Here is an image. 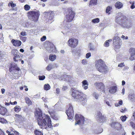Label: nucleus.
<instances>
[{"mask_svg":"<svg viewBox=\"0 0 135 135\" xmlns=\"http://www.w3.org/2000/svg\"><path fill=\"white\" fill-rule=\"evenodd\" d=\"M95 67L97 70L101 73H105L108 71L107 66L102 59H100L96 61Z\"/></svg>","mask_w":135,"mask_h":135,"instance_id":"obj_3","label":"nucleus"},{"mask_svg":"<svg viewBox=\"0 0 135 135\" xmlns=\"http://www.w3.org/2000/svg\"><path fill=\"white\" fill-rule=\"evenodd\" d=\"M49 112L52 118L55 120L58 119V117L55 115V110L51 108L49 110Z\"/></svg>","mask_w":135,"mask_h":135,"instance_id":"obj_14","label":"nucleus"},{"mask_svg":"<svg viewBox=\"0 0 135 135\" xmlns=\"http://www.w3.org/2000/svg\"><path fill=\"white\" fill-rule=\"evenodd\" d=\"M14 111L17 112H19L21 110V108L20 107L18 106H16L14 108Z\"/></svg>","mask_w":135,"mask_h":135,"instance_id":"obj_29","label":"nucleus"},{"mask_svg":"<svg viewBox=\"0 0 135 135\" xmlns=\"http://www.w3.org/2000/svg\"><path fill=\"white\" fill-rule=\"evenodd\" d=\"M93 96L96 99H98V98L99 95L96 92H94L93 94Z\"/></svg>","mask_w":135,"mask_h":135,"instance_id":"obj_41","label":"nucleus"},{"mask_svg":"<svg viewBox=\"0 0 135 135\" xmlns=\"http://www.w3.org/2000/svg\"><path fill=\"white\" fill-rule=\"evenodd\" d=\"M25 99V102L28 105H30L32 104V101L28 97H26Z\"/></svg>","mask_w":135,"mask_h":135,"instance_id":"obj_23","label":"nucleus"},{"mask_svg":"<svg viewBox=\"0 0 135 135\" xmlns=\"http://www.w3.org/2000/svg\"><path fill=\"white\" fill-rule=\"evenodd\" d=\"M115 7L118 9L122 8L123 6V4L120 2H117L115 4Z\"/></svg>","mask_w":135,"mask_h":135,"instance_id":"obj_20","label":"nucleus"},{"mask_svg":"<svg viewBox=\"0 0 135 135\" xmlns=\"http://www.w3.org/2000/svg\"><path fill=\"white\" fill-rule=\"evenodd\" d=\"M113 44L116 49H119L122 45L120 38L117 36H115L113 40Z\"/></svg>","mask_w":135,"mask_h":135,"instance_id":"obj_8","label":"nucleus"},{"mask_svg":"<svg viewBox=\"0 0 135 135\" xmlns=\"http://www.w3.org/2000/svg\"><path fill=\"white\" fill-rule=\"evenodd\" d=\"M70 25H66L65 26V28L66 29H69L70 28Z\"/></svg>","mask_w":135,"mask_h":135,"instance_id":"obj_57","label":"nucleus"},{"mask_svg":"<svg viewBox=\"0 0 135 135\" xmlns=\"http://www.w3.org/2000/svg\"><path fill=\"white\" fill-rule=\"evenodd\" d=\"M132 118V119L134 118V120H135V112L133 113Z\"/></svg>","mask_w":135,"mask_h":135,"instance_id":"obj_64","label":"nucleus"},{"mask_svg":"<svg viewBox=\"0 0 135 135\" xmlns=\"http://www.w3.org/2000/svg\"><path fill=\"white\" fill-rule=\"evenodd\" d=\"M66 113L69 119H72L74 117V110L72 105H70L68 110H66Z\"/></svg>","mask_w":135,"mask_h":135,"instance_id":"obj_10","label":"nucleus"},{"mask_svg":"<svg viewBox=\"0 0 135 135\" xmlns=\"http://www.w3.org/2000/svg\"><path fill=\"white\" fill-rule=\"evenodd\" d=\"M115 122H113L110 125L112 127L114 128L115 127Z\"/></svg>","mask_w":135,"mask_h":135,"instance_id":"obj_56","label":"nucleus"},{"mask_svg":"<svg viewBox=\"0 0 135 135\" xmlns=\"http://www.w3.org/2000/svg\"><path fill=\"white\" fill-rule=\"evenodd\" d=\"M112 9V6H108L106 9V13L108 14V15L112 13L111 10Z\"/></svg>","mask_w":135,"mask_h":135,"instance_id":"obj_21","label":"nucleus"},{"mask_svg":"<svg viewBox=\"0 0 135 135\" xmlns=\"http://www.w3.org/2000/svg\"><path fill=\"white\" fill-rule=\"evenodd\" d=\"M17 77H16L15 78L16 79H18L21 75V72L20 70V71H18V72L17 73Z\"/></svg>","mask_w":135,"mask_h":135,"instance_id":"obj_45","label":"nucleus"},{"mask_svg":"<svg viewBox=\"0 0 135 135\" xmlns=\"http://www.w3.org/2000/svg\"><path fill=\"white\" fill-rule=\"evenodd\" d=\"M75 119L76 122L75 125L77 124L83 126L85 124V120L84 117L80 114H76L75 116Z\"/></svg>","mask_w":135,"mask_h":135,"instance_id":"obj_6","label":"nucleus"},{"mask_svg":"<svg viewBox=\"0 0 135 135\" xmlns=\"http://www.w3.org/2000/svg\"><path fill=\"white\" fill-rule=\"evenodd\" d=\"M34 133L35 135H43L42 132L40 131L38 129H36Z\"/></svg>","mask_w":135,"mask_h":135,"instance_id":"obj_25","label":"nucleus"},{"mask_svg":"<svg viewBox=\"0 0 135 135\" xmlns=\"http://www.w3.org/2000/svg\"><path fill=\"white\" fill-rule=\"evenodd\" d=\"M91 56V53H88L86 54V57L87 59L89 58Z\"/></svg>","mask_w":135,"mask_h":135,"instance_id":"obj_54","label":"nucleus"},{"mask_svg":"<svg viewBox=\"0 0 135 135\" xmlns=\"http://www.w3.org/2000/svg\"><path fill=\"white\" fill-rule=\"evenodd\" d=\"M129 59L131 61H133L135 60V54H131V56L129 57Z\"/></svg>","mask_w":135,"mask_h":135,"instance_id":"obj_38","label":"nucleus"},{"mask_svg":"<svg viewBox=\"0 0 135 135\" xmlns=\"http://www.w3.org/2000/svg\"><path fill=\"white\" fill-rule=\"evenodd\" d=\"M104 46L106 47H108L109 46V43L107 41L105 42Z\"/></svg>","mask_w":135,"mask_h":135,"instance_id":"obj_50","label":"nucleus"},{"mask_svg":"<svg viewBox=\"0 0 135 135\" xmlns=\"http://www.w3.org/2000/svg\"><path fill=\"white\" fill-rule=\"evenodd\" d=\"M35 116L37 119L38 123L41 128L47 129L52 128L53 126L50 117L45 114H42L39 109H37L35 114Z\"/></svg>","mask_w":135,"mask_h":135,"instance_id":"obj_1","label":"nucleus"},{"mask_svg":"<svg viewBox=\"0 0 135 135\" xmlns=\"http://www.w3.org/2000/svg\"><path fill=\"white\" fill-rule=\"evenodd\" d=\"M95 118L97 120L100 122H104L105 121V118L103 115L100 111H97L95 114Z\"/></svg>","mask_w":135,"mask_h":135,"instance_id":"obj_12","label":"nucleus"},{"mask_svg":"<svg viewBox=\"0 0 135 135\" xmlns=\"http://www.w3.org/2000/svg\"><path fill=\"white\" fill-rule=\"evenodd\" d=\"M76 70L77 72H79L81 71V69L79 67H78L76 68Z\"/></svg>","mask_w":135,"mask_h":135,"instance_id":"obj_59","label":"nucleus"},{"mask_svg":"<svg viewBox=\"0 0 135 135\" xmlns=\"http://www.w3.org/2000/svg\"><path fill=\"white\" fill-rule=\"evenodd\" d=\"M106 104L109 107H111V105L109 103V102L107 101L105 102Z\"/></svg>","mask_w":135,"mask_h":135,"instance_id":"obj_61","label":"nucleus"},{"mask_svg":"<svg viewBox=\"0 0 135 135\" xmlns=\"http://www.w3.org/2000/svg\"><path fill=\"white\" fill-rule=\"evenodd\" d=\"M44 87V89L46 90H48L50 88V85L48 84L45 85Z\"/></svg>","mask_w":135,"mask_h":135,"instance_id":"obj_32","label":"nucleus"},{"mask_svg":"<svg viewBox=\"0 0 135 135\" xmlns=\"http://www.w3.org/2000/svg\"><path fill=\"white\" fill-rule=\"evenodd\" d=\"M100 131L98 132V131H95L94 132L95 133L98 134L99 133H100L102 132L103 131V129L102 128H101L100 129Z\"/></svg>","mask_w":135,"mask_h":135,"instance_id":"obj_51","label":"nucleus"},{"mask_svg":"<svg viewBox=\"0 0 135 135\" xmlns=\"http://www.w3.org/2000/svg\"><path fill=\"white\" fill-rule=\"evenodd\" d=\"M129 3L131 4L132 5L131 6V8L132 9H133L135 7V6L134 5V1L133 2H131L130 1L129 2Z\"/></svg>","mask_w":135,"mask_h":135,"instance_id":"obj_39","label":"nucleus"},{"mask_svg":"<svg viewBox=\"0 0 135 135\" xmlns=\"http://www.w3.org/2000/svg\"><path fill=\"white\" fill-rule=\"evenodd\" d=\"M56 56L55 55H50L49 56V59L51 61H54L56 59Z\"/></svg>","mask_w":135,"mask_h":135,"instance_id":"obj_24","label":"nucleus"},{"mask_svg":"<svg viewBox=\"0 0 135 135\" xmlns=\"http://www.w3.org/2000/svg\"><path fill=\"white\" fill-rule=\"evenodd\" d=\"M15 116L16 118L19 121L21 120L22 119V117L20 115L16 114L15 115Z\"/></svg>","mask_w":135,"mask_h":135,"instance_id":"obj_30","label":"nucleus"},{"mask_svg":"<svg viewBox=\"0 0 135 135\" xmlns=\"http://www.w3.org/2000/svg\"><path fill=\"white\" fill-rule=\"evenodd\" d=\"M1 91L2 94H4L5 91V89L3 88L2 89H1Z\"/></svg>","mask_w":135,"mask_h":135,"instance_id":"obj_60","label":"nucleus"},{"mask_svg":"<svg viewBox=\"0 0 135 135\" xmlns=\"http://www.w3.org/2000/svg\"><path fill=\"white\" fill-rule=\"evenodd\" d=\"M9 5H10V6L12 7H15L16 6V4H15L14 3L12 2H10L8 4V6H9Z\"/></svg>","mask_w":135,"mask_h":135,"instance_id":"obj_46","label":"nucleus"},{"mask_svg":"<svg viewBox=\"0 0 135 135\" xmlns=\"http://www.w3.org/2000/svg\"><path fill=\"white\" fill-rule=\"evenodd\" d=\"M4 134V133L0 129V135H3Z\"/></svg>","mask_w":135,"mask_h":135,"instance_id":"obj_63","label":"nucleus"},{"mask_svg":"<svg viewBox=\"0 0 135 135\" xmlns=\"http://www.w3.org/2000/svg\"><path fill=\"white\" fill-rule=\"evenodd\" d=\"M78 42V40L72 38L68 41V43L69 46L72 48H75L77 46Z\"/></svg>","mask_w":135,"mask_h":135,"instance_id":"obj_9","label":"nucleus"},{"mask_svg":"<svg viewBox=\"0 0 135 135\" xmlns=\"http://www.w3.org/2000/svg\"><path fill=\"white\" fill-rule=\"evenodd\" d=\"M20 37L21 40L23 42H25L26 41V39L27 38V37H26L20 36Z\"/></svg>","mask_w":135,"mask_h":135,"instance_id":"obj_40","label":"nucleus"},{"mask_svg":"<svg viewBox=\"0 0 135 135\" xmlns=\"http://www.w3.org/2000/svg\"><path fill=\"white\" fill-rule=\"evenodd\" d=\"M63 77H64V79H65V80H67V79H66V77H67L68 76V77H69V75H68L67 76L66 75H64L63 76Z\"/></svg>","mask_w":135,"mask_h":135,"instance_id":"obj_62","label":"nucleus"},{"mask_svg":"<svg viewBox=\"0 0 135 135\" xmlns=\"http://www.w3.org/2000/svg\"><path fill=\"white\" fill-rule=\"evenodd\" d=\"M126 110V108L125 107H123L120 109V111L122 113H124Z\"/></svg>","mask_w":135,"mask_h":135,"instance_id":"obj_55","label":"nucleus"},{"mask_svg":"<svg viewBox=\"0 0 135 135\" xmlns=\"http://www.w3.org/2000/svg\"><path fill=\"white\" fill-rule=\"evenodd\" d=\"M92 22L94 23H98L99 22V19L98 18H97L92 20Z\"/></svg>","mask_w":135,"mask_h":135,"instance_id":"obj_35","label":"nucleus"},{"mask_svg":"<svg viewBox=\"0 0 135 135\" xmlns=\"http://www.w3.org/2000/svg\"><path fill=\"white\" fill-rule=\"evenodd\" d=\"M127 118V117L125 115L122 116L120 117V118L123 122L125 121Z\"/></svg>","mask_w":135,"mask_h":135,"instance_id":"obj_43","label":"nucleus"},{"mask_svg":"<svg viewBox=\"0 0 135 135\" xmlns=\"http://www.w3.org/2000/svg\"><path fill=\"white\" fill-rule=\"evenodd\" d=\"M0 122L2 123H7V120L4 118H1L0 117Z\"/></svg>","mask_w":135,"mask_h":135,"instance_id":"obj_37","label":"nucleus"},{"mask_svg":"<svg viewBox=\"0 0 135 135\" xmlns=\"http://www.w3.org/2000/svg\"><path fill=\"white\" fill-rule=\"evenodd\" d=\"M44 17L48 19L47 22L51 23L53 21V20L55 14L54 12L52 11L49 12H45L44 13Z\"/></svg>","mask_w":135,"mask_h":135,"instance_id":"obj_7","label":"nucleus"},{"mask_svg":"<svg viewBox=\"0 0 135 135\" xmlns=\"http://www.w3.org/2000/svg\"><path fill=\"white\" fill-rule=\"evenodd\" d=\"M65 15L67 22H71L73 20L75 16V13L71 9L68 8L66 12Z\"/></svg>","mask_w":135,"mask_h":135,"instance_id":"obj_4","label":"nucleus"},{"mask_svg":"<svg viewBox=\"0 0 135 135\" xmlns=\"http://www.w3.org/2000/svg\"><path fill=\"white\" fill-rule=\"evenodd\" d=\"M29 19L35 22H37L40 13L38 11L35 12L31 11L28 12Z\"/></svg>","mask_w":135,"mask_h":135,"instance_id":"obj_5","label":"nucleus"},{"mask_svg":"<svg viewBox=\"0 0 135 135\" xmlns=\"http://www.w3.org/2000/svg\"><path fill=\"white\" fill-rule=\"evenodd\" d=\"M20 34L22 36H26L27 35V33L26 32L23 31L20 33Z\"/></svg>","mask_w":135,"mask_h":135,"instance_id":"obj_49","label":"nucleus"},{"mask_svg":"<svg viewBox=\"0 0 135 135\" xmlns=\"http://www.w3.org/2000/svg\"><path fill=\"white\" fill-rule=\"evenodd\" d=\"M117 87L116 86H112L109 90V92L112 94L115 93L116 91Z\"/></svg>","mask_w":135,"mask_h":135,"instance_id":"obj_18","label":"nucleus"},{"mask_svg":"<svg viewBox=\"0 0 135 135\" xmlns=\"http://www.w3.org/2000/svg\"><path fill=\"white\" fill-rule=\"evenodd\" d=\"M55 48V47L54 46V47H52V48H50V49L49 50V47H47L46 48V50L48 51V52H51V51H54L53 50V48Z\"/></svg>","mask_w":135,"mask_h":135,"instance_id":"obj_48","label":"nucleus"},{"mask_svg":"<svg viewBox=\"0 0 135 135\" xmlns=\"http://www.w3.org/2000/svg\"><path fill=\"white\" fill-rule=\"evenodd\" d=\"M7 112V110L6 108L1 106L0 105V114L4 115Z\"/></svg>","mask_w":135,"mask_h":135,"instance_id":"obj_16","label":"nucleus"},{"mask_svg":"<svg viewBox=\"0 0 135 135\" xmlns=\"http://www.w3.org/2000/svg\"><path fill=\"white\" fill-rule=\"evenodd\" d=\"M81 94L80 95V96L79 97V98H78V99H77L75 100L80 102L84 101V102L85 103L86 102V98L85 97H84L83 96H81Z\"/></svg>","mask_w":135,"mask_h":135,"instance_id":"obj_19","label":"nucleus"},{"mask_svg":"<svg viewBox=\"0 0 135 135\" xmlns=\"http://www.w3.org/2000/svg\"><path fill=\"white\" fill-rule=\"evenodd\" d=\"M97 0H91L89 5H95L97 3Z\"/></svg>","mask_w":135,"mask_h":135,"instance_id":"obj_26","label":"nucleus"},{"mask_svg":"<svg viewBox=\"0 0 135 135\" xmlns=\"http://www.w3.org/2000/svg\"><path fill=\"white\" fill-rule=\"evenodd\" d=\"M70 91L72 93V96L75 100L79 98L81 94L80 92L79 91L75 88H72Z\"/></svg>","mask_w":135,"mask_h":135,"instance_id":"obj_11","label":"nucleus"},{"mask_svg":"<svg viewBox=\"0 0 135 135\" xmlns=\"http://www.w3.org/2000/svg\"><path fill=\"white\" fill-rule=\"evenodd\" d=\"M53 68V65L51 64H50L46 67V69L48 71L51 70Z\"/></svg>","mask_w":135,"mask_h":135,"instance_id":"obj_28","label":"nucleus"},{"mask_svg":"<svg viewBox=\"0 0 135 135\" xmlns=\"http://www.w3.org/2000/svg\"><path fill=\"white\" fill-rule=\"evenodd\" d=\"M30 8V6L28 4H26L24 6V9L26 11H28L29 10Z\"/></svg>","mask_w":135,"mask_h":135,"instance_id":"obj_36","label":"nucleus"},{"mask_svg":"<svg viewBox=\"0 0 135 135\" xmlns=\"http://www.w3.org/2000/svg\"><path fill=\"white\" fill-rule=\"evenodd\" d=\"M88 61L86 59H83L82 60L81 63L83 65H86L88 64Z\"/></svg>","mask_w":135,"mask_h":135,"instance_id":"obj_42","label":"nucleus"},{"mask_svg":"<svg viewBox=\"0 0 135 135\" xmlns=\"http://www.w3.org/2000/svg\"><path fill=\"white\" fill-rule=\"evenodd\" d=\"M115 22L124 28H129L132 26V23L128 20L125 16L120 12L115 17Z\"/></svg>","mask_w":135,"mask_h":135,"instance_id":"obj_2","label":"nucleus"},{"mask_svg":"<svg viewBox=\"0 0 135 135\" xmlns=\"http://www.w3.org/2000/svg\"><path fill=\"white\" fill-rule=\"evenodd\" d=\"M20 69L18 68H16V70L15 71V73L13 75V76L14 77L13 78L14 79H15V78L16 77H17V73L18 72V71H20Z\"/></svg>","mask_w":135,"mask_h":135,"instance_id":"obj_33","label":"nucleus"},{"mask_svg":"<svg viewBox=\"0 0 135 135\" xmlns=\"http://www.w3.org/2000/svg\"><path fill=\"white\" fill-rule=\"evenodd\" d=\"M94 85L95 86L96 88L99 91L102 90L103 92H105V91L104 90V85L103 83H96L94 84Z\"/></svg>","mask_w":135,"mask_h":135,"instance_id":"obj_13","label":"nucleus"},{"mask_svg":"<svg viewBox=\"0 0 135 135\" xmlns=\"http://www.w3.org/2000/svg\"><path fill=\"white\" fill-rule=\"evenodd\" d=\"M124 66V62L118 64V66L120 67H122Z\"/></svg>","mask_w":135,"mask_h":135,"instance_id":"obj_53","label":"nucleus"},{"mask_svg":"<svg viewBox=\"0 0 135 135\" xmlns=\"http://www.w3.org/2000/svg\"><path fill=\"white\" fill-rule=\"evenodd\" d=\"M45 78V76L44 75H42V76H39L38 78L40 80H43Z\"/></svg>","mask_w":135,"mask_h":135,"instance_id":"obj_47","label":"nucleus"},{"mask_svg":"<svg viewBox=\"0 0 135 135\" xmlns=\"http://www.w3.org/2000/svg\"><path fill=\"white\" fill-rule=\"evenodd\" d=\"M131 125L133 128H135V124L133 123H131Z\"/></svg>","mask_w":135,"mask_h":135,"instance_id":"obj_58","label":"nucleus"},{"mask_svg":"<svg viewBox=\"0 0 135 135\" xmlns=\"http://www.w3.org/2000/svg\"><path fill=\"white\" fill-rule=\"evenodd\" d=\"M129 52L131 54H135V49L131 48L129 50Z\"/></svg>","mask_w":135,"mask_h":135,"instance_id":"obj_31","label":"nucleus"},{"mask_svg":"<svg viewBox=\"0 0 135 135\" xmlns=\"http://www.w3.org/2000/svg\"><path fill=\"white\" fill-rule=\"evenodd\" d=\"M46 36H44L42 37L41 38V40L42 41H43L45 40H46Z\"/></svg>","mask_w":135,"mask_h":135,"instance_id":"obj_52","label":"nucleus"},{"mask_svg":"<svg viewBox=\"0 0 135 135\" xmlns=\"http://www.w3.org/2000/svg\"><path fill=\"white\" fill-rule=\"evenodd\" d=\"M18 51L15 49H13L11 51V53L14 55V56L16 55L17 54Z\"/></svg>","mask_w":135,"mask_h":135,"instance_id":"obj_44","label":"nucleus"},{"mask_svg":"<svg viewBox=\"0 0 135 135\" xmlns=\"http://www.w3.org/2000/svg\"><path fill=\"white\" fill-rule=\"evenodd\" d=\"M82 87L84 89L86 90L88 88V84L86 80H84L82 82Z\"/></svg>","mask_w":135,"mask_h":135,"instance_id":"obj_17","label":"nucleus"},{"mask_svg":"<svg viewBox=\"0 0 135 135\" xmlns=\"http://www.w3.org/2000/svg\"><path fill=\"white\" fill-rule=\"evenodd\" d=\"M11 42L13 44V45L15 46H20L21 44V42L17 40H15L14 39H12Z\"/></svg>","mask_w":135,"mask_h":135,"instance_id":"obj_15","label":"nucleus"},{"mask_svg":"<svg viewBox=\"0 0 135 135\" xmlns=\"http://www.w3.org/2000/svg\"><path fill=\"white\" fill-rule=\"evenodd\" d=\"M128 97L129 99L132 101H133L135 98V94L134 93H130L129 94Z\"/></svg>","mask_w":135,"mask_h":135,"instance_id":"obj_22","label":"nucleus"},{"mask_svg":"<svg viewBox=\"0 0 135 135\" xmlns=\"http://www.w3.org/2000/svg\"><path fill=\"white\" fill-rule=\"evenodd\" d=\"M20 56L17 54L16 55L14 56V57H13V60L15 61H18V58H20Z\"/></svg>","mask_w":135,"mask_h":135,"instance_id":"obj_34","label":"nucleus"},{"mask_svg":"<svg viewBox=\"0 0 135 135\" xmlns=\"http://www.w3.org/2000/svg\"><path fill=\"white\" fill-rule=\"evenodd\" d=\"M115 128L117 130L120 129L121 127V125L119 123L117 122H115Z\"/></svg>","mask_w":135,"mask_h":135,"instance_id":"obj_27","label":"nucleus"}]
</instances>
